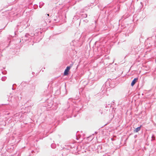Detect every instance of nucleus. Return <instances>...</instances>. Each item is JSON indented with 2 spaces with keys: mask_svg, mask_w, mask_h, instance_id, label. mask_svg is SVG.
<instances>
[{
  "mask_svg": "<svg viewBox=\"0 0 156 156\" xmlns=\"http://www.w3.org/2000/svg\"><path fill=\"white\" fill-rule=\"evenodd\" d=\"M72 65H71L69 66H67L66 69L65 70L64 72V75H67L68 74V72L70 68L72 67Z\"/></svg>",
  "mask_w": 156,
  "mask_h": 156,
  "instance_id": "nucleus-1",
  "label": "nucleus"
},
{
  "mask_svg": "<svg viewBox=\"0 0 156 156\" xmlns=\"http://www.w3.org/2000/svg\"><path fill=\"white\" fill-rule=\"evenodd\" d=\"M136 78H135L133 80L132 82L131 83V85L133 86L134 85V84L136 83Z\"/></svg>",
  "mask_w": 156,
  "mask_h": 156,
  "instance_id": "nucleus-2",
  "label": "nucleus"
},
{
  "mask_svg": "<svg viewBox=\"0 0 156 156\" xmlns=\"http://www.w3.org/2000/svg\"><path fill=\"white\" fill-rule=\"evenodd\" d=\"M51 148H54L56 147V145L55 144H52L51 145Z\"/></svg>",
  "mask_w": 156,
  "mask_h": 156,
  "instance_id": "nucleus-3",
  "label": "nucleus"
},
{
  "mask_svg": "<svg viewBox=\"0 0 156 156\" xmlns=\"http://www.w3.org/2000/svg\"><path fill=\"white\" fill-rule=\"evenodd\" d=\"M141 126L139 127H137V132L140 130Z\"/></svg>",
  "mask_w": 156,
  "mask_h": 156,
  "instance_id": "nucleus-4",
  "label": "nucleus"
},
{
  "mask_svg": "<svg viewBox=\"0 0 156 156\" xmlns=\"http://www.w3.org/2000/svg\"><path fill=\"white\" fill-rule=\"evenodd\" d=\"M152 138L153 140H154L155 139V137L154 136H152Z\"/></svg>",
  "mask_w": 156,
  "mask_h": 156,
  "instance_id": "nucleus-5",
  "label": "nucleus"
},
{
  "mask_svg": "<svg viewBox=\"0 0 156 156\" xmlns=\"http://www.w3.org/2000/svg\"><path fill=\"white\" fill-rule=\"evenodd\" d=\"M134 131L136 132V128L135 129Z\"/></svg>",
  "mask_w": 156,
  "mask_h": 156,
  "instance_id": "nucleus-6",
  "label": "nucleus"
},
{
  "mask_svg": "<svg viewBox=\"0 0 156 156\" xmlns=\"http://www.w3.org/2000/svg\"><path fill=\"white\" fill-rule=\"evenodd\" d=\"M34 152H35L34 151H33V150H32V151H31V153H33Z\"/></svg>",
  "mask_w": 156,
  "mask_h": 156,
  "instance_id": "nucleus-7",
  "label": "nucleus"
},
{
  "mask_svg": "<svg viewBox=\"0 0 156 156\" xmlns=\"http://www.w3.org/2000/svg\"><path fill=\"white\" fill-rule=\"evenodd\" d=\"M136 135L134 136V137L136 138Z\"/></svg>",
  "mask_w": 156,
  "mask_h": 156,
  "instance_id": "nucleus-8",
  "label": "nucleus"
},
{
  "mask_svg": "<svg viewBox=\"0 0 156 156\" xmlns=\"http://www.w3.org/2000/svg\"><path fill=\"white\" fill-rule=\"evenodd\" d=\"M98 147H101V146L100 145L98 146Z\"/></svg>",
  "mask_w": 156,
  "mask_h": 156,
  "instance_id": "nucleus-9",
  "label": "nucleus"
},
{
  "mask_svg": "<svg viewBox=\"0 0 156 156\" xmlns=\"http://www.w3.org/2000/svg\"><path fill=\"white\" fill-rule=\"evenodd\" d=\"M48 16H49V14H47Z\"/></svg>",
  "mask_w": 156,
  "mask_h": 156,
  "instance_id": "nucleus-10",
  "label": "nucleus"
},
{
  "mask_svg": "<svg viewBox=\"0 0 156 156\" xmlns=\"http://www.w3.org/2000/svg\"><path fill=\"white\" fill-rule=\"evenodd\" d=\"M76 116V115H74V117H75Z\"/></svg>",
  "mask_w": 156,
  "mask_h": 156,
  "instance_id": "nucleus-11",
  "label": "nucleus"
},
{
  "mask_svg": "<svg viewBox=\"0 0 156 156\" xmlns=\"http://www.w3.org/2000/svg\"><path fill=\"white\" fill-rule=\"evenodd\" d=\"M1 112H0V116H1Z\"/></svg>",
  "mask_w": 156,
  "mask_h": 156,
  "instance_id": "nucleus-12",
  "label": "nucleus"
},
{
  "mask_svg": "<svg viewBox=\"0 0 156 156\" xmlns=\"http://www.w3.org/2000/svg\"><path fill=\"white\" fill-rule=\"evenodd\" d=\"M1 110V107H0V110Z\"/></svg>",
  "mask_w": 156,
  "mask_h": 156,
  "instance_id": "nucleus-13",
  "label": "nucleus"
},
{
  "mask_svg": "<svg viewBox=\"0 0 156 156\" xmlns=\"http://www.w3.org/2000/svg\"><path fill=\"white\" fill-rule=\"evenodd\" d=\"M73 112H74V110H73Z\"/></svg>",
  "mask_w": 156,
  "mask_h": 156,
  "instance_id": "nucleus-14",
  "label": "nucleus"
}]
</instances>
